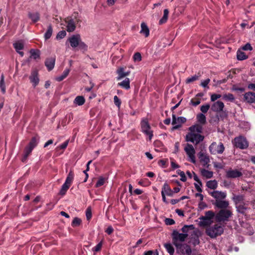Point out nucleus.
<instances>
[{"label": "nucleus", "mask_w": 255, "mask_h": 255, "mask_svg": "<svg viewBox=\"0 0 255 255\" xmlns=\"http://www.w3.org/2000/svg\"><path fill=\"white\" fill-rule=\"evenodd\" d=\"M103 246L102 241L100 242L98 245H97L94 248L92 249V251L95 252H98L101 250Z\"/></svg>", "instance_id": "nucleus-51"}, {"label": "nucleus", "mask_w": 255, "mask_h": 255, "mask_svg": "<svg viewBox=\"0 0 255 255\" xmlns=\"http://www.w3.org/2000/svg\"><path fill=\"white\" fill-rule=\"evenodd\" d=\"M68 142H69L68 140H66L64 143H63L62 144H61V145L58 146L57 147V148L60 149H64L67 146Z\"/></svg>", "instance_id": "nucleus-60"}, {"label": "nucleus", "mask_w": 255, "mask_h": 255, "mask_svg": "<svg viewBox=\"0 0 255 255\" xmlns=\"http://www.w3.org/2000/svg\"><path fill=\"white\" fill-rule=\"evenodd\" d=\"M226 177L229 178H235L242 176V173L237 169H230L226 171Z\"/></svg>", "instance_id": "nucleus-14"}, {"label": "nucleus", "mask_w": 255, "mask_h": 255, "mask_svg": "<svg viewBox=\"0 0 255 255\" xmlns=\"http://www.w3.org/2000/svg\"><path fill=\"white\" fill-rule=\"evenodd\" d=\"M206 186L211 189H215L218 186V183L216 180H210L207 182Z\"/></svg>", "instance_id": "nucleus-35"}, {"label": "nucleus", "mask_w": 255, "mask_h": 255, "mask_svg": "<svg viewBox=\"0 0 255 255\" xmlns=\"http://www.w3.org/2000/svg\"><path fill=\"white\" fill-rule=\"evenodd\" d=\"M189 130L190 132L186 135V141L197 144L203 140L204 136L200 134L203 130L202 126L196 124L190 127Z\"/></svg>", "instance_id": "nucleus-1"}, {"label": "nucleus", "mask_w": 255, "mask_h": 255, "mask_svg": "<svg viewBox=\"0 0 255 255\" xmlns=\"http://www.w3.org/2000/svg\"><path fill=\"white\" fill-rule=\"evenodd\" d=\"M201 173L203 177L206 178H211L213 175V172L212 171H210L205 169H201Z\"/></svg>", "instance_id": "nucleus-30"}, {"label": "nucleus", "mask_w": 255, "mask_h": 255, "mask_svg": "<svg viewBox=\"0 0 255 255\" xmlns=\"http://www.w3.org/2000/svg\"><path fill=\"white\" fill-rule=\"evenodd\" d=\"M233 199L235 203L238 204L240 202L243 201L244 197L242 195H237L235 196Z\"/></svg>", "instance_id": "nucleus-45"}, {"label": "nucleus", "mask_w": 255, "mask_h": 255, "mask_svg": "<svg viewBox=\"0 0 255 255\" xmlns=\"http://www.w3.org/2000/svg\"><path fill=\"white\" fill-rule=\"evenodd\" d=\"M210 82V79L208 78L205 80L202 81L200 84V86L205 88L209 89L208 85Z\"/></svg>", "instance_id": "nucleus-48"}, {"label": "nucleus", "mask_w": 255, "mask_h": 255, "mask_svg": "<svg viewBox=\"0 0 255 255\" xmlns=\"http://www.w3.org/2000/svg\"><path fill=\"white\" fill-rule=\"evenodd\" d=\"M223 232V227L219 224H215L213 226L209 227L206 231V234L212 238L221 235Z\"/></svg>", "instance_id": "nucleus-4"}, {"label": "nucleus", "mask_w": 255, "mask_h": 255, "mask_svg": "<svg viewBox=\"0 0 255 255\" xmlns=\"http://www.w3.org/2000/svg\"><path fill=\"white\" fill-rule=\"evenodd\" d=\"M200 77V75L198 74V75H194L190 77H188L186 80V83L189 84L190 83L193 82L196 80H198Z\"/></svg>", "instance_id": "nucleus-37"}, {"label": "nucleus", "mask_w": 255, "mask_h": 255, "mask_svg": "<svg viewBox=\"0 0 255 255\" xmlns=\"http://www.w3.org/2000/svg\"><path fill=\"white\" fill-rule=\"evenodd\" d=\"M195 229L194 226L193 225H185L184 226L181 230L183 234H187L189 230H193Z\"/></svg>", "instance_id": "nucleus-39"}, {"label": "nucleus", "mask_w": 255, "mask_h": 255, "mask_svg": "<svg viewBox=\"0 0 255 255\" xmlns=\"http://www.w3.org/2000/svg\"><path fill=\"white\" fill-rule=\"evenodd\" d=\"M224 150L225 147L222 142H213L209 146V150L213 154H222Z\"/></svg>", "instance_id": "nucleus-7"}, {"label": "nucleus", "mask_w": 255, "mask_h": 255, "mask_svg": "<svg viewBox=\"0 0 255 255\" xmlns=\"http://www.w3.org/2000/svg\"><path fill=\"white\" fill-rule=\"evenodd\" d=\"M198 157L200 162L204 166L208 167V163L210 159L208 156L203 152H200L198 154Z\"/></svg>", "instance_id": "nucleus-17"}, {"label": "nucleus", "mask_w": 255, "mask_h": 255, "mask_svg": "<svg viewBox=\"0 0 255 255\" xmlns=\"http://www.w3.org/2000/svg\"><path fill=\"white\" fill-rule=\"evenodd\" d=\"M169 10L168 9H165L163 11V15L159 21V24L161 25L166 22L168 18Z\"/></svg>", "instance_id": "nucleus-28"}, {"label": "nucleus", "mask_w": 255, "mask_h": 255, "mask_svg": "<svg viewBox=\"0 0 255 255\" xmlns=\"http://www.w3.org/2000/svg\"><path fill=\"white\" fill-rule=\"evenodd\" d=\"M165 223L168 225H172L175 224V221L172 219L167 218L165 220Z\"/></svg>", "instance_id": "nucleus-61"}, {"label": "nucleus", "mask_w": 255, "mask_h": 255, "mask_svg": "<svg viewBox=\"0 0 255 255\" xmlns=\"http://www.w3.org/2000/svg\"><path fill=\"white\" fill-rule=\"evenodd\" d=\"M78 46H79V48L81 50H83L84 51L87 50V45L84 42L82 41L81 40L80 41L79 44L78 45Z\"/></svg>", "instance_id": "nucleus-53"}, {"label": "nucleus", "mask_w": 255, "mask_h": 255, "mask_svg": "<svg viewBox=\"0 0 255 255\" xmlns=\"http://www.w3.org/2000/svg\"><path fill=\"white\" fill-rule=\"evenodd\" d=\"M222 97L221 94H213L211 95L210 100L212 102H216L217 100L220 98Z\"/></svg>", "instance_id": "nucleus-46"}, {"label": "nucleus", "mask_w": 255, "mask_h": 255, "mask_svg": "<svg viewBox=\"0 0 255 255\" xmlns=\"http://www.w3.org/2000/svg\"><path fill=\"white\" fill-rule=\"evenodd\" d=\"M234 142L236 147L240 149H246L249 146L247 139L243 136L235 138Z\"/></svg>", "instance_id": "nucleus-9"}, {"label": "nucleus", "mask_w": 255, "mask_h": 255, "mask_svg": "<svg viewBox=\"0 0 255 255\" xmlns=\"http://www.w3.org/2000/svg\"><path fill=\"white\" fill-rule=\"evenodd\" d=\"M161 193L169 196H172L173 191L167 183H165L162 188Z\"/></svg>", "instance_id": "nucleus-21"}, {"label": "nucleus", "mask_w": 255, "mask_h": 255, "mask_svg": "<svg viewBox=\"0 0 255 255\" xmlns=\"http://www.w3.org/2000/svg\"><path fill=\"white\" fill-rule=\"evenodd\" d=\"M81 40V37L79 34L73 35L69 38L70 45L73 48L77 47Z\"/></svg>", "instance_id": "nucleus-16"}, {"label": "nucleus", "mask_w": 255, "mask_h": 255, "mask_svg": "<svg viewBox=\"0 0 255 255\" xmlns=\"http://www.w3.org/2000/svg\"><path fill=\"white\" fill-rule=\"evenodd\" d=\"M85 102V100L83 96H77L74 101V104L78 106L83 105Z\"/></svg>", "instance_id": "nucleus-31"}, {"label": "nucleus", "mask_w": 255, "mask_h": 255, "mask_svg": "<svg viewBox=\"0 0 255 255\" xmlns=\"http://www.w3.org/2000/svg\"><path fill=\"white\" fill-rule=\"evenodd\" d=\"M114 102L115 104L118 107L120 108L121 104L120 99L117 96H115L114 97Z\"/></svg>", "instance_id": "nucleus-55"}, {"label": "nucleus", "mask_w": 255, "mask_h": 255, "mask_svg": "<svg viewBox=\"0 0 255 255\" xmlns=\"http://www.w3.org/2000/svg\"><path fill=\"white\" fill-rule=\"evenodd\" d=\"M214 205L218 208L222 209H227L229 207V203L228 201L222 200H218L215 201Z\"/></svg>", "instance_id": "nucleus-19"}, {"label": "nucleus", "mask_w": 255, "mask_h": 255, "mask_svg": "<svg viewBox=\"0 0 255 255\" xmlns=\"http://www.w3.org/2000/svg\"><path fill=\"white\" fill-rule=\"evenodd\" d=\"M184 149L189 158V161L193 163H195V150L193 146L188 143L184 147Z\"/></svg>", "instance_id": "nucleus-8"}, {"label": "nucleus", "mask_w": 255, "mask_h": 255, "mask_svg": "<svg viewBox=\"0 0 255 255\" xmlns=\"http://www.w3.org/2000/svg\"><path fill=\"white\" fill-rule=\"evenodd\" d=\"M190 102L192 105L196 106L201 103V100L197 98H194L191 99Z\"/></svg>", "instance_id": "nucleus-52"}, {"label": "nucleus", "mask_w": 255, "mask_h": 255, "mask_svg": "<svg viewBox=\"0 0 255 255\" xmlns=\"http://www.w3.org/2000/svg\"><path fill=\"white\" fill-rule=\"evenodd\" d=\"M172 124L174 125L172 128L173 129H176L179 128L181 125L184 123L186 121V119L182 117H178L176 118L175 115H172Z\"/></svg>", "instance_id": "nucleus-10"}, {"label": "nucleus", "mask_w": 255, "mask_h": 255, "mask_svg": "<svg viewBox=\"0 0 255 255\" xmlns=\"http://www.w3.org/2000/svg\"><path fill=\"white\" fill-rule=\"evenodd\" d=\"M210 106L209 104L202 105L200 108L201 111L203 113H206L209 110Z\"/></svg>", "instance_id": "nucleus-50"}, {"label": "nucleus", "mask_w": 255, "mask_h": 255, "mask_svg": "<svg viewBox=\"0 0 255 255\" xmlns=\"http://www.w3.org/2000/svg\"><path fill=\"white\" fill-rule=\"evenodd\" d=\"M28 17L33 22H36L39 20V14L38 12H29Z\"/></svg>", "instance_id": "nucleus-32"}, {"label": "nucleus", "mask_w": 255, "mask_h": 255, "mask_svg": "<svg viewBox=\"0 0 255 255\" xmlns=\"http://www.w3.org/2000/svg\"><path fill=\"white\" fill-rule=\"evenodd\" d=\"M222 99L226 101L234 102L235 101V97L231 93L225 94L223 95Z\"/></svg>", "instance_id": "nucleus-34"}, {"label": "nucleus", "mask_w": 255, "mask_h": 255, "mask_svg": "<svg viewBox=\"0 0 255 255\" xmlns=\"http://www.w3.org/2000/svg\"><path fill=\"white\" fill-rule=\"evenodd\" d=\"M130 81L129 78H126L122 82L119 83L118 85L122 87V88L128 90L130 88Z\"/></svg>", "instance_id": "nucleus-26"}, {"label": "nucleus", "mask_w": 255, "mask_h": 255, "mask_svg": "<svg viewBox=\"0 0 255 255\" xmlns=\"http://www.w3.org/2000/svg\"><path fill=\"white\" fill-rule=\"evenodd\" d=\"M242 49L244 50H252V47L251 46L250 44L247 43L246 45H245L243 47Z\"/></svg>", "instance_id": "nucleus-62"}, {"label": "nucleus", "mask_w": 255, "mask_h": 255, "mask_svg": "<svg viewBox=\"0 0 255 255\" xmlns=\"http://www.w3.org/2000/svg\"><path fill=\"white\" fill-rule=\"evenodd\" d=\"M237 210L239 212L244 213L247 209V207L244 205H239L237 206Z\"/></svg>", "instance_id": "nucleus-49"}, {"label": "nucleus", "mask_w": 255, "mask_h": 255, "mask_svg": "<svg viewBox=\"0 0 255 255\" xmlns=\"http://www.w3.org/2000/svg\"><path fill=\"white\" fill-rule=\"evenodd\" d=\"M52 33V28L51 25H49L47 31L44 34V38L45 40H47L50 38Z\"/></svg>", "instance_id": "nucleus-41"}, {"label": "nucleus", "mask_w": 255, "mask_h": 255, "mask_svg": "<svg viewBox=\"0 0 255 255\" xmlns=\"http://www.w3.org/2000/svg\"><path fill=\"white\" fill-rule=\"evenodd\" d=\"M140 127L141 131L148 136V140L150 141L153 136V132L151 129L150 125L147 118L142 119L140 122Z\"/></svg>", "instance_id": "nucleus-3"}, {"label": "nucleus", "mask_w": 255, "mask_h": 255, "mask_svg": "<svg viewBox=\"0 0 255 255\" xmlns=\"http://www.w3.org/2000/svg\"><path fill=\"white\" fill-rule=\"evenodd\" d=\"M117 73L118 74V77H117V80H119L122 79V78L129 75L130 72H125L124 68H120L117 70Z\"/></svg>", "instance_id": "nucleus-23"}, {"label": "nucleus", "mask_w": 255, "mask_h": 255, "mask_svg": "<svg viewBox=\"0 0 255 255\" xmlns=\"http://www.w3.org/2000/svg\"><path fill=\"white\" fill-rule=\"evenodd\" d=\"M215 216V213L212 211L206 212L204 216H202L200 219L201 220H211Z\"/></svg>", "instance_id": "nucleus-27"}, {"label": "nucleus", "mask_w": 255, "mask_h": 255, "mask_svg": "<svg viewBox=\"0 0 255 255\" xmlns=\"http://www.w3.org/2000/svg\"><path fill=\"white\" fill-rule=\"evenodd\" d=\"M69 72H70V69H66L63 71V73L62 74V75L61 76H59L56 78V80L59 82L62 81L68 76V75L69 73Z\"/></svg>", "instance_id": "nucleus-36"}, {"label": "nucleus", "mask_w": 255, "mask_h": 255, "mask_svg": "<svg viewBox=\"0 0 255 255\" xmlns=\"http://www.w3.org/2000/svg\"><path fill=\"white\" fill-rule=\"evenodd\" d=\"M172 242L176 247L178 253H183L184 249V245L183 242L188 237L187 234L179 233L176 231H174L172 233Z\"/></svg>", "instance_id": "nucleus-2"}, {"label": "nucleus", "mask_w": 255, "mask_h": 255, "mask_svg": "<svg viewBox=\"0 0 255 255\" xmlns=\"http://www.w3.org/2000/svg\"><path fill=\"white\" fill-rule=\"evenodd\" d=\"M225 105L223 102L221 101H217L213 102L211 105V109L213 112L216 113H221L223 111Z\"/></svg>", "instance_id": "nucleus-11"}, {"label": "nucleus", "mask_w": 255, "mask_h": 255, "mask_svg": "<svg viewBox=\"0 0 255 255\" xmlns=\"http://www.w3.org/2000/svg\"><path fill=\"white\" fill-rule=\"evenodd\" d=\"M55 59L54 58H47L45 62V65L49 71L53 69L55 65Z\"/></svg>", "instance_id": "nucleus-22"}, {"label": "nucleus", "mask_w": 255, "mask_h": 255, "mask_svg": "<svg viewBox=\"0 0 255 255\" xmlns=\"http://www.w3.org/2000/svg\"><path fill=\"white\" fill-rule=\"evenodd\" d=\"M86 218L88 220H90L92 218V212L90 208L87 209L86 211Z\"/></svg>", "instance_id": "nucleus-57"}, {"label": "nucleus", "mask_w": 255, "mask_h": 255, "mask_svg": "<svg viewBox=\"0 0 255 255\" xmlns=\"http://www.w3.org/2000/svg\"><path fill=\"white\" fill-rule=\"evenodd\" d=\"M194 185H195V187L196 189V190L199 192H201L202 191V190L201 189V186H202V182H199L198 183H194Z\"/></svg>", "instance_id": "nucleus-59"}, {"label": "nucleus", "mask_w": 255, "mask_h": 255, "mask_svg": "<svg viewBox=\"0 0 255 255\" xmlns=\"http://www.w3.org/2000/svg\"><path fill=\"white\" fill-rule=\"evenodd\" d=\"M38 142V138L36 137H33L31 141H30L29 144L25 147L24 152V156L22 159L23 161L24 160H25L28 155L30 154L33 149L36 146L37 143Z\"/></svg>", "instance_id": "nucleus-6"}, {"label": "nucleus", "mask_w": 255, "mask_h": 255, "mask_svg": "<svg viewBox=\"0 0 255 255\" xmlns=\"http://www.w3.org/2000/svg\"><path fill=\"white\" fill-rule=\"evenodd\" d=\"M197 120L199 125L202 126L206 124V118L203 114H199L197 115Z\"/></svg>", "instance_id": "nucleus-29"}, {"label": "nucleus", "mask_w": 255, "mask_h": 255, "mask_svg": "<svg viewBox=\"0 0 255 255\" xmlns=\"http://www.w3.org/2000/svg\"><path fill=\"white\" fill-rule=\"evenodd\" d=\"M65 22L67 23V30L68 32H72L75 30L76 23L78 22V20L68 17L65 19Z\"/></svg>", "instance_id": "nucleus-12"}, {"label": "nucleus", "mask_w": 255, "mask_h": 255, "mask_svg": "<svg viewBox=\"0 0 255 255\" xmlns=\"http://www.w3.org/2000/svg\"><path fill=\"white\" fill-rule=\"evenodd\" d=\"M13 47L16 51L21 56H23L24 53L21 50L24 48V43L22 41H17L13 43Z\"/></svg>", "instance_id": "nucleus-18"}, {"label": "nucleus", "mask_w": 255, "mask_h": 255, "mask_svg": "<svg viewBox=\"0 0 255 255\" xmlns=\"http://www.w3.org/2000/svg\"><path fill=\"white\" fill-rule=\"evenodd\" d=\"M209 194L216 199V201H217L218 200L224 199L227 196V193L226 192H222L218 190L211 192Z\"/></svg>", "instance_id": "nucleus-15"}, {"label": "nucleus", "mask_w": 255, "mask_h": 255, "mask_svg": "<svg viewBox=\"0 0 255 255\" xmlns=\"http://www.w3.org/2000/svg\"><path fill=\"white\" fill-rule=\"evenodd\" d=\"M133 58L135 61H140L141 60L140 53L139 52L135 53L133 56Z\"/></svg>", "instance_id": "nucleus-54"}, {"label": "nucleus", "mask_w": 255, "mask_h": 255, "mask_svg": "<svg viewBox=\"0 0 255 255\" xmlns=\"http://www.w3.org/2000/svg\"><path fill=\"white\" fill-rule=\"evenodd\" d=\"M178 173L180 176V177H181L180 180L182 181L185 182L186 181V177L185 174L183 171H182L181 170H178Z\"/></svg>", "instance_id": "nucleus-56"}, {"label": "nucleus", "mask_w": 255, "mask_h": 255, "mask_svg": "<svg viewBox=\"0 0 255 255\" xmlns=\"http://www.w3.org/2000/svg\"><path fill=\"white\" fill-rule=\"evenodd\" d=\"M140 33L143 34L146 37H148L149 35V30L146 24L142 22L141 24V30Z\"/></svg>", "instance_id": "nucleus-24"}, {"label": "nucleus", "mask_w": 255, "mask_h": 255, "mask_svg": "<svg viewBox=\"0 0 255 255\" xmlns=\"http://www.w3.org/2000/svg\"><path fill=\"white\" fill-rule=\"evenodd\" d=\"M66 34V32L64 30L58 32V33L57 35V39H62L64 38Z\"/></svg>", "instance_id": "nucleus-58"}, {"label": "nucleus", "mask_w": 255, "mask_h": 255, "mask_svg": "<svg viewBox=\"0 0 255 255\" xmlns=\"http://www.w3.org/2000/svg\"><path fill=\"white\" fill-rule=\"evenodd\" d=\"M74 174L73 172L72 171H70L64 183L67 185H69L70 186L74 179Z\"/></svg>", "instance_id": "nucleus-33"}, {"label": "nucleus", "mask_w": 255, "mask_h": 255, "mask_svg": "<svg viewBox=\"0 0 255 255\" xmlns=\"http://www.w3.org/2000/svg\"><path fill=\"white\" fill-rule=\"evenodd\" d=\"M244 98L245 101L249 103H255V93L251 92L246 93Z\"/></svg>", "instance_id": "nucleus-20"}, {"label": "nucleus", "mask_w": 255, "mask_h": 255, "mask_svg": "<svg viewBox=\"0 0 255 255\" xmlns=\"http://www.w3.org/2000/svg\"><path fill=\"white\" fill-rule=\"evenodd\" d=\"M232 215V211L229 209H221L216 215L215 218L218 222L228 221L229 218Z\"/></svg>", "instance_id": "nucleus-5"}, {"label": "nucleus", "mask_w": 255, "mask_h": 255, "mask_svg": "<svg viewBox=\"0 0 255 255\" xmlns=\"http://www.w3.org/2000/svg\"><path fill=\"white\" fill-rule=\"evenodd\" d=\"M106 178L103 177H100L96 184V187H99L103 185L105 182Z\"/></svg>", "instance_id": "nucleus-44"}, {"label": "nucleus", "mask_w": 255, "mask_h": 255, "mask_svg": "<svg viewBox=\"0 0 255 255\" xmlns=\"http://www.w3.org/2000/svg\"><path fill=\"white\" fill-rule=\"evenodd\" d=\"M30 57L34 60L40 58V51L38 49H31L30 51Z\"/></svg>", "instance_id": "nucleus-25"}, {"label": "nucleus", "mask_w": 255, "mask_h": 255, "mask_svg": "<svg viewBox=\"0 0 255 255\" xmlns=\"http://www.w3.org/2000/svg\"><path fill=\"white\" fill-rule=\"evenodd\" d=\"M0 89L2 91V93H5V87L4 84V75L2 74L0 77Z\"/></svg>", "instance_id": "nucleus-40"}, {"label": "nucleus", "mask_w": 255, "mask_h": 255, "mask_svg": "<svg viewBox=\"0 0 255 255\" xmlns=\"http://www.w3.org/2000/svg\"><path fill=\"white\" fill-rule=\"evenodd\" d=\"M113 228L111 227V226H110L109 227L106 231V232L108 234V235H110L113 232Z\"/></svg>", "instance_id": "nucleus-63"}, {"label": "nucleus", "mask_w": 255, "mask_h": 255, "mask_svg": "<svg viewBox=\"0 0 255 255\" xmlns=\"http://www.w3.org/2000/svg\"><path fill=\"white\" fill-rule=\"evenodd\" d=\"M29 79L33 86L36 87L39 83V79L38 77V72L37 70H32L31 72Z\"/></svg>", "instance_id": "nucleus-13"}, {"label": "nucleus", "mask_w": 255, "mask_h": 255, "mask_svg": "<svg viewBox=\"0 0 255 255\" xmlns=\"http://www.w3.org/2000/svg\"><path fill=\"white\" fill-rule=\"evenodd\" d=\"M164 247L165 248L166 250H167V252L170 255H173L174 253V249L171 244L170 243H166L164 245Z\"/></svg>", "instance_id": "nucleus-38"}, {"label": "nucleus", "mask_w": 255, "mask_h": 255, "mask_svg": "<svg viewBox=\"0 0 255 255\" xmlns=\"http://www.w3.org/2000/svg\"><path fill=\"white\" fill-rule=\"evenodd\" d=\"M81 222L82 221L80 218L75 217L72 222V226L73 227L79 226L81 223Z\"/></svg>", "instance_id": "nucleus-43"}, {"label": "nucleus", "mask_w": 255, "mask_h": 255, "mask_svg": "<svg viewBox=\"0 0 255 255\" xmlns=\"http://www.w3.org/2000/svg\"><path fill=\"white\" fill-rule=\"evenodd\" d=\"M247 56L245 53L241 51H238L237 52V58L239 60H242L247 58Z\"/></svg>", "instance_id": "nucleus-47"}, {"label": "nucleus", "mask_w": 255, "mask_h": 255, "mask_svg": "<svg viewBox=\"0 0 255 255\" xmlns=\"http://www.w3.org/2000/svg\"><path fill=\"white\" fill-rule=\"evenodd\" d=\"M69 185L66 184L65 183H64L63 185L62 186L61 189L60 191L59 194L61 195H64L68 189L70 187Z\"/></svg>", "instance_id": "nucleus-42"}, {"label": "nucleus", "mask_w": 255, "mask_h": 255, "mask_svg": "<svg viewBox=\"0 0 255 255\" xmlns=\"http://www.w3.org/2000/svg\"><path fill=\"white\" fill-rule=\"evenodd\" d=\"M175 212L180 216H184V212L182 210L180 209H176Z\"/></svg>", "instance_id": "nucleus-64"}]
</instances>
